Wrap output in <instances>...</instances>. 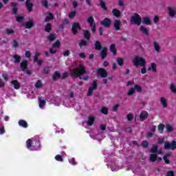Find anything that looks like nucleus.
Returning a JSON list of instances; mask_svg holds the SVG:
<instances>
[{
	"label": "nucleus",
	"mask_w": 176,
	"mask_h": 176,
	"mask_svg": "<svg viewBox=\"0 0 176 176\" xmlns=\"http://www.w3.org/2000/svg\"><path fill=\"white\" fill-rule=\"evenodd\" d=\"M117 63L120 67H123V65L124 64V60L122 58H117Z\"/></svg>",
	"instance_id": "nucleus-37"
},
{
	"label": "nucleus",
	"mask_w": 176,
	"mask_h": 176,
	"mask_svg": "<svg viewBox=\"0 0 176 176\" xmlns=\"http://www.w3.org/2000/svg\"><path fill=\"white\" fill-rule=\"evenodd\" d=\"M113 25L116 31H120V27H122V22L119 19H115L113 22Z\"/></svg>",
	"instance_id": "nucleus-13"
},
{
	"label": "nucleus",
	"mask_w": 176,
	"mask_h": 176,
	"mask_svg": "<svg viewBox=\"0 0 176 176\" xmlns=\"http://www.w3.org/2000/svg\"><path fill=\"white\" fill-rule=\"evenodd\" d=\"M70 72L72 76L75 78H79V79H83V80H87L89 79V76H85L84 78L80 76V75H85V74H86V69L82 64H80L78 67L70 69Z\"/></svg>",
	"instance_id": "nucleus-1"
},
{
	"label": "nucleus",
	"mask_w": 176,
	"mask_h": 176,
	"mask_svg": "<svg viewBox=\"0 0 176 176\" xmlns=\"http://www.w3.org/2000/svg\"><path fill=\"white\" fill-rule=\"evenodd\" d=\"M14 58V63L15 64H19L20 63V60H21V56H20L19 55L15 54L13 56Z\"/></svg>",
	"instance_id": "nucleus-26"
},
{
	"label": "nucleus",
	"mask_w": 176,
	"mask_h": 176,
	"mask_svg": "<svg viewBox=\"0 0 176 176\" xmlns=\"http://www.w3.org/2000/svg\"><path fill=\"white\" fill-rule=\"evenodd\" d=\"M118 5L121 8H123V6H124V0H118Z\"/></svg>",
	"instance_id": "nucleus-60"
},
{
	"label": "nucleus",
	"mask_w": 176,
	"mask_h": 176,
	"mask_svg": "<svg viewBox=\"0 0 176 176\" xmlns=\"http://www.w3.org/2000/svg\"><path fill=\"white\" fill-rule=\"evenodd\" d=\"M19 126H21V127H24L25 129L28 126V124L25 122L24 120H21L19 121Z\"/></svg>",
	"instance_id": "nucleus-27"
},
{
	"label": "nucleus",
	"mask_w": 176,
	"mask_h": 176,
	"mask_svg": "<svg viewBox=\"0 0 176 176\" xmlns=\"http://www.w3.org/2000/svg\"><path fill=\"white\" fill-rule=\"evenodd\" d=\"M168 156H170V154L167 153L163 157V159L166 164H170V160L167 159V157H168Z\"/></svg>",
	"instance_id": "nucleus-40"
},
{
	"label": "nucleus",
	"mask_w": 176,
	"mask_h": 176,
	"mask_svg": "<svg viewBox=\"0 0 176 176\" xmlns=\"http://www.w3.org/2000/svg\"><path fill=\"white\" fill-rule=\"evenodd\" d=\"M167 9H168V14H169L170 17H171L172 19H174V17H175V14H176V8H173V7L168 6L167 8Z\"/></svg>",
	"instance_id": "nucleus-14"
},
{
	"label": "nucleus",
	"mask_w": 176,
	"mask_h": 176,
	"mask_svg": "<svg viewBox=\"0 0 176 176\" xmlns=\"http://www.w3.org/2000/svg\"><path fill=\"white\" fill-rule=\"evenodd\" d=\"M11 85H13L14 89H16V90H19V89H20V82H19V81L16 80H12Z\"/></svg>",
	"instance_id": "nucleus-21"
},
{
	"label": "nucleus",
	"mask_w": 176,
	"mask_h": 176,
	"mask_svg": "<svg viewBox=\"0 0 176 176\" xmlns=\"http://www.w3.org/2000/svg\"><path fill=\"white\" fill-rule=\"evenodd\" d=\"M143 24H146L147 25H150L151 24V19L148 17H144L142 20Z\"/></svg>",
	"instance_id": "nucleus-33"
},
{
	"label": "nucleus",
	"mask_w": 176,
	"mask_h": 176,
	"mask_svg": "<svg viewBox=\"0 0 176 176\" xmlns=\"http://www.w3.org/2000/svg\"><path fill=\"white\" fill-rule=\"evenodd\" d=\"M100 112L102 113H104V115L108 114V109L107 107H102L100 110Z\"/></svg>",
	"instance_id": "nucleus-49"
},
{
	"label": "nucleus",
	"mask_w": 176,
	"mask_h": 176,
	"mask_svg": "<svg viewBox=\"0 0 176 176\" xmlns=\"http://www.w3.org/2000/svg\"><path fill=\"white\" fill-rule=\"evenodd\" d=\"M107 48H103L100 52V57L102 58V60H104V58H105V57H107Z\"/></svg>",
	"instance_id": "nucleus-24"
},
{
	"label": "nucleus",
	"mask_w": 176,
	"mask_h": 176,
	"mask_svg": "<svg viewBox=\"0 0 176 176\" xmlns=\"http://www.w3.org/2000/svg\"><path fill=\"white\" fill-rule=\"evenodd\" d=\"M28 62L25 60H23L20 63V67L22 69V71H25V73L28 74V75H31V72L28 69H27V65H28Z\"/></svg>",
	"instance_id": "nucleus-10"
},
{
	"label": "nucleus",
	"mask_w": 176,
	"mask_h": 176,
	"mask_svg": "<svg viewBox=\"0 0 176 176\" xmlns=\"http://www.w3.org/2000/svg\"><path fill=\"white\" fill-rule=\"evenodd\" d=\"M110 52L113 53V56H116V45L113 43L110 45Z\"/></svg>",
	"instance_id": "nucleus-25"
},
{
	"label": "nucleus",
	"mask_w": 176,
	"mask_h": 176,
	"mask_svg": "<svg viewBox=\"0 0 176 176\" xmlns=\"http://www.w3.org/2000/svg\"><path fill=\"white\" fill-rule=\"evenodd\" d=\"M150 152L149 161L153 163L157 159V145L153 144Z\"/></svg>",
	"instance_id": "nucleus-4"
},
{
	"label": "nucleus",
	"mask_w": 176,
	"mask_h": 176,
	"mask_svg": "<svg viewBox=\"0 0 176 176\" xmlns=\"http://www.w3.org/2000/svg\"><path fill=\"white\" fill-rule=\"evenodd\" d=\"M84 36L87 41H90V32H89L88 30H85Z\"/></svg>",
	"instance_id": "nucleus-32"
},
{
	"label": "nucleus",
	"mask_w": 176,
	"mask_h": 176,
	"mask_svg": "<svg viewBox=\"0 0 176 176\" xmlns=\"http://www.w3.org/2000/svg\"><path fill=\"white\" fill-rule=\"evenodd\" d=\"M153 70V72H156V64L151 63V66L148 68V71Z\"/></svg>",
	"instance_id": "nucleus-38"
},
{
	"label": "nucleus",
	"mask_w": 176,
	"mask_h": 176,
	"mask_svg": "<svg viewBox=\"0 0 176 176\" xmlns=\"http://www.w3.org/2000/svg\"><path fill=\"white\" fill-rule=\"evenodd\" d=\"M48 39L49 41H50V42H53V41L56 39V37L54 36V34H50V36H48Z\"/></svg>",
	"instance_id": "nucleus-55"
},
{
	"label": "nucleus",
	"mask_w": 176,
	"mask_h": 176,
	"mask_svg": "<svg viewBox=\"0 0 176 176\" xmlns=\"http://www.w3.org/2000/svg\"><path fill=\"white\" fill-rule=\"evenodd\" d=\"M176 148V142L173 141L172 142H165L164 143V149H171L174 151Z\"/></svg>",
	"instance_id": "nucleus-7"
},
{
	"label": "nucleus",
	"mask_w": 176,
	"mask_h": 176,
	"mask_svg": "<svg viewBox=\"0 0 176 176\" xmlns=\"http://www.w3.org/2000/svg\"><path fill=\"white\" fill-rule=\"evenodd\" d=\"M26 145L28 149H31V151H38V149H41L39 136H35L34 138L28 139L26 141Z\"/></svg>",
	"instance_id": "nucleus-2"
},
{
	"label": "nucleus",
	"mask_w": 176,
	"mask_h": 176,
	"mask_svg": "<svg viewBox=\"0 0 176 176\" xmlns=\"http://www.w3.org/2000/svg\"><path fill=\"white\" fill-rule=\"evenodd\" d=\"M69 54H71V52L69 50H65L63 52L64 57H67L68 56H69Z\"/></svg>",
	"instance_id": "nucleus-58"
},
{
	"label": "nucleus",
	"mask_w": 176,
	"mask_h": 176,
	"mask_svg": "<svg viewBox=\"0 0 176 176\" xmlns=\"http://www.w3.org/2000/svg\"><path fill=\"white\" fill-rule=\"evenodd\" d=\"M95 120H96V117H94V116H89L88 117L87 125H85V124H86V122H83L82 126H84V127H89L90 126H93L94 124Z\"/></svg>",
	"instance_id": "nucleus-6"
},
{
	"label": "nucleus",
	"mask_w": 176,
	"mask_h": 176,
	"mask_svg": "<svg viewBox=\"0 0 176 176\" xmlns=\"http://www.w3.org/2000/svg\"><path fill=\"white\" fill-rule=\"evenodd\" d=\"M119 109V104H116L113 108H112V111L113 112H116L118 109Z\"/></svg>",
	"instance_id": "nucleus-61"
},
{
	"label": "nucleus",
	"mask_w": 176,
	"mask_h": 176,
	"mask_svg": "<svg viewBox=\"0 0 176 176\" xmlns=\"http://www.w3.org/2000/svg\"><path fill=\"white\" fill-rule=\"evenodd\" d=\"M98 75H100L102 78H107L108 76V72L105 69L99 68L98 69Z\"/></svg>",
	"instance_id": "nucleus-15"
},
{
	"label": "nucleus",
	"mask_w": 176,
	"mask_h": 176,
	"mask_svg": "<svg viewBox=\"0 0 176 176\" xmlns=\"http://www.w3.org/2000/svg\"><path fill=\"white\" fill-rule=\"evenodd\" d=\"M148 116L149 115L148 114V112H146V111H142L140 113V116L141 122H144V120H145V119H148Z\"/></svg>",
	"instance_id": "nucleus-19"
},
{
	"label": "nucleus",
	"mask_w": 176,
	"mask_h": 176,
	"mask_svg": "<svg viewBox=\"0 0 176 176\" xmlns=\"http://www.w3.org/2000/svg\"><path fill=\"white\" fill-rule=\"evenodd\" d=\"M80 47H82V46H87V42L85 40H81L79 43Z\"/></svg>",
	"instance_id": "nucleus-42"
},
{
	"label": "nucleus",
	"mask_w": 176,
	"mask_h": 176,
	"mask_svg": "<svg viewBox=\"0 0 176 176\" xmlns=\"http://www.w3.org/2000/svg\"><path fill=\"white\" fill-rule=\"evenodd\" d=\"M95 49L96 50H101L102 47L101 46V43L98 41L95 42Z\"/></svg>",
	"instance_id": "nucleus-29"
},
{
	"label": "nucleus",
	"mask_w": 176,
	"mask_h": 176,
	"mask_svg": "<svg viewBox=\"0 0 176 176\" xmlns=\"http://www.w3.org/2000/svg\"><path fill=\"white\" fill-rule=\"evenodd\" d=\"M34 86L36 89H41V87H43V85L42 84V81L38 80H37Z\"/></svg>",
	"instance_id": "nucleus-35"
},
{
	"label": "nucleus",
	"mask_w": 176,
	"mask_h": 176,
	"mask_svg": "<svg viewBox=\"0 0 176 176\" xmlns=\"http://www.w3.org/2000/svg\"><path fill=\"white\" fill-rule=\"evenodd\" d=\"M131 23H132V24H135V25H141V16H140L138 14H135L131 17Z\"/></svg>",
	"instance_id": "nucleus-5"
},
{
	"label": "nucleus",
	"mask_w": 176,
	"mask_h": 176,
	"mask_svg": "<svg viewBox=\"0 0 176 176\" xmlns=\"http://www.w3.org/2000/svg\"><path fill=\"white\" fill-rule=\"evenodd\" d=\"M43 72V74H49V69H48V67L44 68Z\"/></svg>",
	"instance_id": "nucleus-64"
},
{
	"label": "nucleus",
	"mask_w": 176,
	"mask_h": 176,
	"mask_svg": "<svg viewBox=\"0 0 176 176\" xmlns=\"http://www.w3.org/2000/svg\"><path fill=\"white\" fill-rule=\"evenodd\" d=\"M101 25H103V27H105L106 28H109L111 25H112V21L109 18H104V20H102L100 22Z\"/></svg>",
	"instance_id": "nucleus-9"
},
{
	"label": "nucleus",
	"mask_w": 176,
	"mask_h": 176,
	"mask_svg": "<svg viewBox=\"0 0 176 176\" xmlns=\"http://www.w3.org/2000/svg\"><path fill=\"white\" fill-rule=\"evenodd\" d=\"M61 78V74H60V72L56 71L52 76L53 80H57V79H60Z\"/></svg>",
	"instance_id": "nucleus-23"
},
{
	"label": "nucleus",
	"mask_w": 176,
	"mask_h": 176,
	"mask_svg": "<svg viewBox=\"0 0 176 176\" xmlns=\"http://www.w3.org/2000/svg\"><path fill=\"white\" fill-rule=\"evenodd\" d=\"M23 21H24V16H16V21L18 23H23Z\"/></svg>",
	"instance_id": "nucleus-50"
},
{
	"label": "nucleus",
	"mask_w": 176,
	"mask_h": 176,
	"mask_svg": "<svg viewBox=\"0 0 176 176\" xmlns=\"http://www.w3.org/2000/svg\"><path fill=\"white\" fill-rule=\"evenodd\" d=\"M56 160H57L58 162H63V156L58 155L55 157Z\"/></svg>",
	"instance_id": "nucleus-52"
},
{
	"label": "nucleus",
	"mask_w": 176,
	"mask_h": 176,
	"mask_svg": "<svg viewBox=\"0 0 176 176\" xmlns=\"http://www.w3.org/2000/svg\"><path fill=\"white\" fill-rule=\"evenodd\" d=\"M39 56H41V53L36 52V54L34 57V61H38V57H39Z\"/></svg>",
	"instance_id": "nucleus-53"
},
{
	"label": "nucleus",
	"mask_w": 176,
	"mask_h": 176,
	"mask_svg": "<svg viewBox=\"0 0 176 176\" xmlns=\"http://www.w3.org/2000/svg\"><path fill=\"white\" fill-rule=\"evenodd\" d=\"M166 130L169 133H171V131H173V126H171V125H170V124H167L166 125Z\"/></svg>",
	"instance_id": "nucleus-56"
},
{
	"label": "nucleus",
	"mask_w": 176,
	"mask_h": 176,
	"mask_svg": "<svg viewBox=\"0 0 176 176\" xmlns=\"http://www.w3.org/2000/svg\"><path fill=\"white\" fill-rule=\"evenodd\" d=\"M134 93H135V89L131 88L128 91L127 96H133Z\"/></svg>",
	"instance_id": "nucleus-46"
},
{
	"label": "nucleus",
	"mask_w": 176,
	"mask_h": 176,
	"mask_svg": "<svg viewBox=\"0 0 176 176\" xmlns=\"http://www.w3.org/2000/svg\"><path fill=\"white\" fill-rule=\"evenodd\" d=\"M164 129V125L163 124H160L158 125V131L162 134L163 133V130Z\"/></svg>",
	"instance_id": "nucleus-41"
},
{
	"label": "nucleus",
	"mask_w": 176,
	"mask_h": 176,
	"mask_svg": "<svg viewBox=\"0 0 176 176\" xmlns=\"http://www.w3.org/2000/svg\"><path fill=\"white\" fill-rule=\"evenodd\" d=\"M133 89H135V91H137L138 93H141V91H142V87L139 85H135Z\"/></svg>",
	"instance_id": "nucleus-39"
},
{
	"label": "nucleus",
	"mask_w": 176,
	"mask_h": 176,
	"mask_svg": "<svg viewBox=\"0 0 176 176\" xmlns=\"http://www.w3.org/2000/svg\"><path fill=\"white\" fill-rule=\"evenodd\" d=\"M97 86H98L97 81L94 80L91 86L88 89V93H87L88 97L93 96V91H94V90L97 89Z\"/></svg>",
	"instance_id": "nucleus-8"
},
{
	"label": "nucleus",
	"mask_w": 176,
	"mask_h": 176,
	"mask_svg": "<svg viewBox=\"0 0 176 176\" xmlns=\"http://www.w3.org/2000/svg\"><path fill=\"white\" fill-rule=\"evenodd\" d=\"M132 61L136 67H145L146 65V61L141 56H135Z\"/></svg>",
	"instance_id": "nucleus-3"
},
{
	"label": "nucleus",
	"mask_w": 176,
	"mask_h": 176,
	"mask_svg": "<svg viewBox=\"0 0 176 176\" xmlns=\"http://www.w3.org/2000/svg\"><path fill=\"white\" fill-rule=\"evenodd\" d=\"M33 26H34V22L32 21H28L25 24L26 28H28L29 30L32 28Z\"/></svg>",
	"instance_id": "nucleus-36"
},
{
	"label": "nucleus",
	"mask_w": 176,
	"mask_h": 176,
	"mask_svg": "<svg viewBox=\"0 0 176 176\" xmlns=\"http://www.w3.org/2000/svg\"><path fill=\"white\" fill-rule=\"evenodd\" d=\"M154 50L159 53L160 52V45H159V43L155 41L154 43Z\"/></svg>",
	"instance_id": "nucleus-30"
},
{
	"label": "nucleus",
	"mask_w": 176,
	"mask_h": 176,
	"mask_svg": "<svg viewBox=\"0 0 176 176\" xmlns=\"http://www.w3.org/2000/svg\"><path fill=\"white\" fill-rule=\"evenodd\" d=\"M27 9L29 12H32V8L34 7V4L31 3V0H27L25 2Z\"/></svg>",
	"instance_id": "nucleus-18"
},
{
	"label": "nucleus",
	"mask_w": 176,
	"mask_h": 176,
	"mask_svg": "<svg viewBox=\"0 0 176 176\" xmlns=\"http://www.w3.org/2000/svg\"><path fill=\"white\" fill-rule=\"evenodd\" d=\"M6 34H7V35H12V34H14V30H13V29H6Z\"/></svg>",
	"instance_id": "nucleus-44"
},
{
	"label": "nucleus",
	"mask_w": 176,
	"mask_h": 176,
	"mask_svg": "<svg viewBox=\"0 0 176 176\" xmlns=\"http://www.w3.org/2000/svg\"><path fill=\"white\" fill-rule=\"evenodd\" d=\"M87 22L91 28L92 32H96V23L94 22V18H93V16H90L88 18Z\"/></svg>",
	"instance_id": "nucleus-12"
},
{
	"label": "nucleus",
	"mask_w": 176,
	"mask_h": 176,
	"mask_svg": "<svg viewBox=\"0 0 176 176\" xmlns=\"http://www.w3.org/2000/svg\"><path fill=\"white\" fill-rule=\"evenodd\" d=\"M75 16H76V12H72L69 14V19H74V17H75Z\"/></svg>",
	"instance_id": "nucleus-54"
},
{
	"label": "nucleus",
	"mask_w": 176,
	"mask_h": 176,
	"mask_svg": "<svg viewBox=\"0 0 176 176\" xmlns=\"http://www.w3.org/2000/svg\"><path fill=\"white\" fill-rule=\"evenodd\" d=\"M140 30L143 35H146V36L149 35V31H148V29L145 26L141 25L140 28Z\"/></svg>",
	"instance_id": "nucleus-20"
},
{
	"label": "nucleus",
	"mask_w": 176,
	"mask_h": 176,
	"mask_svg": "<svg viewBox=\"0 0 176 176\" xmlns=\"http://www.w3.org/2000/svg\"><path fill=\"white\" fill-rule=\"evenodd\" d=\"M45 32H52V24L47 23L45 27Z\"/></svg>",
	"instance_id": "nucleus-31"
},
{
	"label": "nucleus",
	"mask_w": 176,
	"mask_h": 176,
	"mask_svg": "<svg viewBox=\"0 0 176 176\" xmlns=\"http://www.w3.org/2000/svg\"><path fill=\"white\" fill-rule=\"evenodd\" d=\"M161 104H162V106L164 108H167V100L164 98H160Z\"/></svg>",
	"instance_id": "nucleus-34"
},
{
	"label": "nucleus",
	"mask_w": 176,
	"mask_h": 176,
	"mask_svg": "<svg viewBox=\"0 0 176 176\" xmlns=\"http://www.w3.org/2000/svg\"><path fill=\"white\" fill-rule=\"evenodd\" d=\"M126 118L129 120V122H130L133 120V119L134 118V116H133L131 113H129L126 115Z\"/></svg>",
	"instance_id": "nucleus-45"
},
{
	"label": "nucleus",
	"mask_w": 176,
	"mask_h": 176,
	"mask_svg": "<svg viewBox=\"0 0 176 176\" xmlns=\"http://www.w3.org/2000/svg\"><path fill=\"white\" fill-rule=\"evenodd\" d=\"M100 6L102 9H103L104 10H107V6H105V3L102 0H100Z\"/></svg>",
	"instance_id": "nucleus-51"
},
{
	"label": "nucleus",
	"mask_w": 176,
	"mask_h": 176,
	"mask_svg": "<svg viewBox=\"0 0 176 176\" xmlns=\"http://www.w3.org/2000/svg\"><path fill=\"white\" fill-rule=\"evenodd\" d=\"M53 47H54V48L60 47V41H57L56 42H55L53 44Z\"/></svg>",
	"instance_id": "nucleus-57"
},
{
	"label": "nucleus",
	"mask_w": 176,
	"mask_h": 176,
	"mask_svg": "<svg viewBox=\"0 0 176 176\" xmlns=\"http://www.w3.org/2000/svg\"><path fill=\"white\" fill-rule=\"evenodd\" d=\"M148 146H149V144L148 143V141L144 140V141L142 142V148H148Z\"/></svg>",
	"instance_id": "nucleus-43"
},
{
	"label": "nucleus",
	"mask_w": 176,
	"mask_h": 176,
	"mask_svg": "<svg viewBox=\"0 0 176 176\" xmlns=\"http://www.w3.org/2000/svg\"><path fill=\"white\" fill-rule=\"evenodd\" d=\"M54 19V16L51 12H46L45 13V18L44 19V21L45 23H48V21H50Z\"/></svg>",
	"instance_id": "nucleus-16"
},
{
	"label": "nucleus",
	"mask_w": 176,
	"mask_h": 176,
	"mask_svg": "<svg viewBox=\"0 0 176 176\" xmlns=\"http://www.w3.org/2000/svg\"><path fill=\"white\" fill-rule=\"evenodd\" d=\"M19 46V43H17V41L14 40L13 41V47H17Z\"/></svg>",
	"instance_id": "nucleus-62"
},
{
	"label": "nucleus",
	"mask_w": 176,
	"mask_h": 176,
	"mask_svg": "<svg viewBox=\"0 0 176 176\" xmlns=\"http://www.w3.org/2000/svg\"><path fill=\"white\" fill-rule=\"evenodd\" d=\"M170 89L171 90V91H173V93H176V87L174 83L170 84Z\"/></svg>",
	"instance_id": "nucleus-48"
},
{
	"label": "nucleus",
	"mask_w": 176,
	"mask_h": 176,
	"mask_svg": "<svg viewBox=\"0 0 176 176\" xmlns=\"http://www.w3.org/2000/svg\"><path fill=\"white\" fill-rule=\"evenodd\" d=\"M11 6L12 8V13L14 14H17V10H18L17 3L15 2H12L11 3Z\"/></svg>",
	"instance_id": "nucleus-22"
},
{
	"label": "nucleus",
	"mask_w": 176,
	"mask_h": 176,
	"mask_svg": "<svg viewBox=\"0 0 176 176\" xmlns=\"http://www.w3.org/2000/svg\"><path fill=\"white\" fill-rule=\"evenodd\" d=\"M38 102L40 108H43V107H45V104H46V101L45 100H42L41 97H38Z\"/></svg>",
	"instance_id": "nucleus-28"
},
{
	"label": "nucleus",
	"mask_w": 176,
	"mask_h": 176,
	"mask_svg": "<svg viewBox=\"0 0 176 176\" xmlns=\"http://www.w3.org/2000/svg\"><path fill=\"white\" fill-rule=\"evenodd\" d=\"M80 25L78 23L74 22L72 24V31L74 35H76L78 34V31H80Z\"/></svg>",
	"instance_id": "nucleus-11"
},
{
	"label": "nucleus",
	"mask_w": 176,
	"mask_h": 176,
	"mask_svg": "<svg viewBox=\"0 0 176 176\" xmlns=\"http://www.w3.org/2000/svg\"><path fill=\"white\" fill-rule=\"evenodd\" d=\"M41 3L43 5V6H44V8H46L47 9V8H49V3L47 2V0H43L41 1Z\"/></svg>",
	"instance_id": "nucleus-47"
},
{
	"label": "nucleus",
	"mask_w": 176,
	"mask_h": 176,
	"mask_svg": "<svg viewBox=\"0 0 176 176\" xmlns=\"http://www.w3.org/2000/svg\"><path fill=\"white\" fill-rule=\"evenodd\" d=\"M25 57H26L27 58H30L31 57V52L26 51L25 53Z\"/></svg>",
	"instance_id": "nucleus-59"
},
{
	"label": "nucleus",
	"mask_w": 176,
	"mask_h": 176,
	"mask_svg": "<svg viewBox=\"0 0 176 176\" xmlns=\"http://www.w3.org/2000/svg\"><path fill=\"white\" fill-rule=\"evenodd\" d=\"M167 176H174V171L173 170L168 171Z\"/></svg>",
	"instance_id": "nucleus-63"
},
{
	"label": "nucleus",
	"mask_w": 176,
	"mask_h": 176,
	"mask_svg": "<svg viewBox=\"0 0 176 176\" xmlns=\"http://www.w3.org/2000/svg\"><path fill=\"white\" fill-rule=\"evenodd\" d=\"M111 13L113 14V16H114L115 17H116L117 19H119L120 17L122 16V12H120V10L114 8L112 11Z\"/></svg>",
	"instance_id": "nucleus-17"
}]
</instances>
